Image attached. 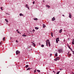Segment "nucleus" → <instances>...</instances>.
<instances>
[{"instance_id": "nucleus-1", "label": "nucleus", "mask_w": 74, "mask_h": 74, "mask_svg": "<svg viewBox=\"0 0 74 74\" xmlns=\"http://www.w3.org/2000/svg\"><path fill=\"white\" fill-rule=\"evenodd\" d=\"M46 42L47 43H48L49 46V47L51 46V44H50V42H49V40H47Z\"/></svg>"}, {"instance_id": "nucleus-2", "label": "nucleus", "mask_w": 74, "mask_h": 74, "mask_svg": "<svg viewBox=\"0 0 74 74\" xmlns=\"http://www.w3.org/2000/svg\"><path fill=\"white\" fill-rule=\"evenodd\" d=\"M59 58H60L59 57H57L56 58L54 59V60L55 61H57L58 60H59Z\"/></svg>"}, {"instance_id": "nucleus-3", "label": "nucleus", "mask_w": 74, "mask_h": 74, "mask_svg": "<svg viewBox=\"0 0 74 74\" xmlns=\"http://www.w3.org/2000/svg\"><path fill=\"white\" fill-rule=\"evenodd\" d=\"M16 55H18V53H20V51H19L17 50L16 51Z\"/></svg>"}, {"instance_id": "nucleus-4", "label": "nucleus", "mask_w": 74, "mask_h": 74, "mask_svg": "<svg viewBox=\"0 0 74 74\" xmlns=\"http://www.w3.org/2000/svg\"><path fill=\"white\" fill-rule=\"evenodd\" d=\"M25 7L28 9V10H30V8H29V5H28L26 4L25 5Z\"/></svg>"}, {"instance_id": "nucleus-5", "label": "nucleus", "mask_w": 74, "mask_h": 74, "mask_svg": "<svg viewBox=\"0 0 74 74\" xmlns=\"http://www.w3.org/2000/svg\"><path fill=\"white\" fill-rule=\"evenodd\" d=\"M62 51H63V50L62 49H60L58 50V52L59 53L62 52Z\"/></svg>"}, {"instance_id": "nucleus-6", "label": "nucleus", "mask_w": 74, "mask_h": 74, "mask_svg": "<svg viewBox=\"0 0 74 74\" xmlns=\"http://www.w3.org/2000/svg\"><path fill=\"white\" fill-rule=\"evenodd\" d=\"M32 44L34 47H36V44H35V43H34V42H32Z\"/></svg>"}, {"instance_id": "nucleus-7", "label": "nucleus", "mask_w": 74, "mask_h": 74, "mask_svg": "<svg viewBox=\"0 0 74 74\" xmlns=\"http://www.w3.org/2000/svg\"><path fill=\"white\" fill-rule=\"evenodd\" d=\"M69 17L70 18H71V13H69Z\"/></svg>"}, {"instance_id": "nucleus-8", "label": "nucleus", "mask_w": 74, "mask_h": 74, "mask_svg": "<svg viewBox=\"0 0 74 74\" xmlns=\"http://www.w3.org/2000/svg\"><path fill=\"white\" fill-rule=\"evenodd\" d=\"M52 21H53L55 20V17H53V18H52Z\"/></svg>"}, {"instance_id": "nucleus-9", "label": "nucleus", "mask_w": 74, "mask_h": 74, "mask_svg": "<svg viewBox=\"0 0 74 74\" xmlns=\"http://www.w3.org/2000/svg\"><path fill=\"white\" fill-rule=\"evenodd\" d=\"M46 7H47L48 8H50V6L48 5H46Z\"/></svg>"}, {"instance_id": "nucleus-10", "label": "nucleus", "mask_w": 74, "mask_h": 74, "mask_svg": "<svg viewBox=\"0 0 74 74\" xmlns=\"http://www.w3.org/2000/svg\"><path fill=\"white\" fill-rule=\"evenodd\" d=\"M72 44H73V45H74V39H73V40H72Z\"/></svg>"}, {"instance_id": "nucleus-11", "label": "nucleus", "mask_w": 74, "mask_h": 74, "mask_svg": "<svg viewBox=\"0 0 74 74\" xmlns=\"http://www.w3.org/2000/svg\"><path fill=\"white\" fill-rule=\"evenodd\" d=\"M62 29H61L59 31V33H62Z\"/></svg>"}, {"instance_id": "nucleus-12", "label": "nucleus", "mask_w": 74, "mask_h": 74, "mask_svg": "<svg viewBox=\"0 0 74 74\" xmlns=\"http://www.w3.org/2000/svg\"><path fill=\"white\" fill-rule=\"evenodd\" d=\"M31 69H31V68H30V67H29L27 69V70H30Z\"/></svg>"}, {"instance_id": "nucleus-13", "label": "nucleus", "mask_w": 74, "mask_h": 74, "mask_svg": "<svg viewBox=\"0 0 74 74\" xmlns=\"http://www.w3.org/2000/svg\"><path fill=\"white\" fill-rule=\"evenodd\" d=\"M43 28H45V24H43Z\"/></svg>"}, {"instance_id": "nucleus-14", "label": "nucleus", "mask_w": 74, "mask_h": 74, "mask_svg": "<svg viewBox=\"0 0 74 74\" xmlns=\"http://www.w3.org/2000/svg\"><path fill=\"white\" fill-rule=\"evenodd\" d=\"M38 19L37 18H34V20H35V21H37V20H38Z\"/></svg>"}, {"instance_id": "nucleus-15", "label": "nucleus", "mask_w": 74, "mask_h": 74, "mask_svg": "<svg viewBox=\"0 0 74 74\" xmlns=\"http://www.w3.org/2000/svg\"><path fill=\"white\" fill-rule=\"evenodd\" d=\"M22 36H23V37H26V35H25V34H23L22 35Z\"/></svg>"}, {"instance_id": "nucleus-16", "label": "nucleus", "mask_w": 74, "mask_h": 74, "mask_svg": "<svg viewBox=\"0 0 74 74\" xmlns=\"http://www.w3.org/2000/svg\"><path fill=\"white\" fill-rule=\"evenodd\" d=\"M51 36L52 37H53V33L52 32H51Z\"/></svg>"}, {"instance_id": "nucleus-17", "label": "nucleus", "mask_w": 74, "mask_h": 74, "mask_svg": "<svg viewBox=\"0 0 74 74\" xmlns=\"http://www.w3.org/2000/svg\"><path fill=\"white\" fill-rule=\"evenodd\" d=\"M5 21L7 23H8V20L7 19H5Z\"/></svg>"}, {"instance_id": "nucleus-18", "label": "nucleus", "mask_w": 74, "mask_h": 74, "mask_svg": "<svg viewBox=\"0 0 74 74\" xmlns=\"http://www.w3.org/2000/svg\"><path fill=\"white\" fill-rule=\"evenodd\" d=\"M23 15H24L23 14H22L21 13H20V16H23Z\"/></svg>"}, {"instance_id": "nucleus-19", "label": "nucleus", "mask_w": 74, "mask_h": 74, "mask_svg": "<svg viewBox=\"0 0 74 74\" xmlns=\"http://www.w3.org/2000/svg\"><path fill=\"white\" fill-rule=\"evenodd\" d=\"M29 67V65H27L25 66V67H26V68H27V67Z\"/></svg>"}, {"instance_id": "nucleus-20", "label": "nucleus", "mask_w": 74, "mask_h": 74, "mask_svg": "<svg viewBox=\"0 0 74 74\" xmlns=\"http://www.w3.org/2000/svg\"><path fill=\"white\" fill-rule=\"evenodd\" d=\"M37 71L38 72V73H40V70H37Z\"/></svg>"}, {"instance_id": "nucleus-21", "label": "nucleus", "mask_w": 74, "mask_h": 74, "mask_svg": "<svg viewBox=\"0 0 74 74\" xmlns=\"http://www.w3.org/2000/svg\"><path fill=\"white\" fill-rule=\"evenodd\" d=\"M35 29H36V30H38V27H35Z\"/></svg>"}, {"instance_id": "nucleus-22", "label": "nucleus", "mask_w": 74, "mask_h": 74, "mask_svg": "<svg viewBox=\"0 0 74 74\" xmlns=\"http://www.w3.org/2000/svg\"><path fill=\"white\" fill-rule=\"evenodd\" d=\"M59 73H60V71L57 72L56 74H59Z\"/></svg>"}, {"instance_id": "nucleus-23", "label": "nucleus", "mask_w": 74, "mask_h": 74, "mask_svg": "<svg viewBox=\"0 0 74 74\" xmlns=\"http://www.w3.org/2000/svg\"><path fill=\"white\" fill-rule=\"evenodd\" d=\"M56 42H57V43H58V40L57 39H56Z\"/></svg>"}, {"instance_id": "nucleus-24", "label": "nucleus", "mask_w": 74, "mask_h": 74, "mask_svg": "<svg viewBox=\"0 0 74 74\" xmlns=\"http://www.w3.org/2000/svg\"><path fill=\"white\" fill-rule=\"evenodd\" d=\"M5 37H4L3 38V41H4V40H5Z\"/></svg>"}, {"instance_id": "nucleus-25", "label": "nucleus", "mask_w": 74, "mask_h": 74, "mask_svg": "<svg viewBox=\"0 0 74 74\" xmlns=\"http://www.w3.org/2000/svg\"><path fill=\"white\" fill-rule=\"evenodd\" d=\"M55 56H58V53L56 54Z\"/></svg>"}, {"instance_id": "nucleus-26", "label": "nucleus", "mask_w": 74, "mask_h": 74, "mask_svg": "<svg viewBox=\"0 0 74 74\" xmlns=\"http://www.w3.org/2000/svg\"><path fill=\"white\" fill-rule=\"evenodd\" d=\"M42 47H44V45H41Z\"/></svg>"}, {"instance_id": "nucleus-27", "label": "nucleus", "mask_w": 74, "mask_h": 74, "mask_svg": "<svg viewBox=\"0 0 74 74\" xmlns=\"http://www.w3.org/2000/svg\"><path fill=\"white\" fill-rule=\"evenodd\" d=\"M17 32L18 33H19V34H21V33H20V32H19V31H18Z\"/></svg>"}, {"instance_id": "nucleus-28", "label": "nucleus", "mask_w": 74, "mask_h": 74, "mask_svg": "<svg viewBox=\"0 0 74 74\" xmlns=\"http://www.w3.org/2000/svg\"><path fill=\"white\" fill-rule=\"evenodd\" d=\"M1 10H3V8H2V7H1Z\"/></svg>"}, {"instance_id": "nucleus-29", "label": "nucleus", "mask_w": 74, "mask_h": 74, "mask_svg": "<svg viewBox=\"0 0 74 74\" xmlns=\"http://www.w3.org/2000/svg\"><path fill=\"white\" fill-rule=\"evenodd\" d=\"M68 47H69V48L70 49H71V48L69 46H68Z\"/></svg>"}, {"instance_id": "nucleus-30", "label": "nucleus", "mask_w": 74, "mask_h": 74, "mask_svg": "<svg viewBox=\"0 0 74 74\" xmlns=\"http://www.w3.org/2000/svg\"><path fill=\"white\" fill-rule=\"evenodd\" d=\"M59 38H57V40H59Z\"/></svg>"}, {"instance_id": "nucleus-31", "label": "nucleus", "mask_w": 74, "mask_h": 74, "mask_svg": "<svg viewBox=\"0 0 74 74\" xmlns=\"http://www.w3.org/2000/svg\"><path fill=\"white\" fill-rule=\"evenodd\" d=\"M50 56L51 57L52 56V54H51L50 55Z\"/></svg>"}, {"instance_id": "nucleus-32", "label": "nucleus", "mask_w": 74, "mask_h": 74, "mask_svg": "<svg viewBox=\"0 0 74 74\" xmlns=\"http://www.w3.org/2000/svg\"><path fill=\"white\" fill-rule=\"evenodd\" d=\"M34 73H36V70H35L34 71Z\"/></svg>"}, {"instance_id": "nucleus-33", "label": "nucleus", "mask_w": 74, "mask_h": 74, "mask_svg": "<svg viewBox=\"0 0 74 74\" xmlns=\"http://www.w3.org/2000/svg\"><path fill=\"white\" fill-rule=\"evenodd\" d=\"M71 54H69V56H71Z\"/></svg>"}, {"instance_id": "nucleus-34", "label": "nucleus", "mask_w": 74, "mask_h": 74, "mask_svg": "<svg viewBox=\"0 0 74 74\" xmlns=\"http://www.w3.org/2000/svg\"><path fill=\"white\" fill-rule=\"evenodd\" d=\"M33 4H34V1L33 2Z\"/></svg>"}, {"instance_id": "nucleus-35", "label": "nucleus", "mask_w": 74, "mask_h": 74, "mask_svg": "<svg viewBox=\"0 0 74 74\" xmlns=\"http://www.w3.org/2000/svg\"><path fill=\"white\" fill-rule=\"evenodd\" d=\"M16 42H18V40H16Z\"/></svg>"}, {"instance_id": "nucleus-36", "label": "nucleus", "mask_w": 74, "mask_h": 74, "mask_svg": "<svg viewBox=\"0 0 74 74\" xmlns=\"http://www.w3.org/2000/svg\"><path fill=\"white\" fill-rule=\"evenodd\" d=\"M46 45H47V46H48V44H47V43L46 42Z\"/></svg>"}, {"instance_id": "nucleus-37", "label": "nucleus", "mask_w": 74, "mask_h": 74, "mask_svg": "<svg viewBox=\"0 0 74 74\" xmlns=\"http://www.w3.org/2000/svg\"><path fill=\"white\" fill-rule=\"evenodd\" d=\"M16 32H18V29H17L16 30Z\"/></svg>"}, {"instance_id": "nucleus-38", "label": "nucleus", "mask_w": 74, "mask_h": 74, "mask_svg": "<svg viewBox=\"0 0 74 74\" xmlns=\"http://www.w3.org/2000/svg\"><path fill=\"white\" fill-rule=\"evenodd\" d=\"M71 51L73 52V50H72V49H71Z\"/></svg>"}, {"instance_id": "nucleus-39", "label": "nucleus", "mask_w": 74, "mask_h": 74, "mask_svg": "<svg viewBox=\"0 0 74 74\" xmlns=\"http://www.w3.org/2000/svg\"><path fill=\"white\" fill-rule=\"evenodd\" d=\"M60 70H63L62 69H60Z\"/></svg>"}, {"instance_id": "nucleus-40", "label": "nucleus", "mask_w": 74, "mask_h": 74, "mask_svg": "<svg viewBox=\"0 0 74 74\" xmlns=\"http://www.w3.org/2000/svg\"><path fill=\"white\" fill-rule=\"evenodd\" d=\"M1 43H2V42H0V45H1Z\"/></svg>"}, {"instance_id": "nucleus-41", "label": "nucleus", "mask_w": 74, "mask_h": 74, "mask_svg": "<svg viewBox=\"0 0 74 74\" xmlns=\"http://www.w3.org/2000/svg\"><path fill=\"white\" fill-rule=\"evenodd\" d=\"M73 54L74 55V51H73Z\"/></svg>"}, {"instance_id": "nucleus-42", "label": "nucleus", "mask_w": 74, "mask_h": 74, "mask_svg": "<svg viewBox=\"0 0 74 74\" xmlns=\"http://www.w3.org/2000/svg\"><path fill=\"white\" fill-rule=\"evenodd\" d=\"M33 32H34L35 31L34 30V29H33Z\"/></svg>"}, {"instance_id": "nucleus-43", "label": "nucleus", "mask_w": 74, "mask_h": 74, "mask_svg": "<svg viewBox=\"0 0 74 74\" xmlns=\"http://www.w3.org/2000/svg\"><path fill=\"white\" fill-rule=\"evenodd\" d=\"M62 16H64V15H62Z\"/></svg>"}, {"instance_id": "nucleus-44", "label": "nucleus", "mask_w": 74, "mask_h": 74, "mask_svg": "<svg viewBox=\"0 0 74 74\" xmlns=\"http://www.w3.org/2000/svg\"><path fill=\"white\" fill-rule=\"evenodd\" d=\"M53 72H54V73H55V71H53Z\"/></svg>"}, {"instance_id": "nucleus-45", "label": "nucleus", "mask_w": 74, "mask_h": 74, "mask_svg": "<svg viewBox=\"0 0 74 74\" xmlns=\"http://www.w3.org/2000/svg\"><path fill=\"white\" fill-rule=\"evenodd\" d=\"M58 40V41H59V40Z\"/></svg>"}, {"instance_id": "nucleus-46", "label": "nucleus", "mask_w": 74, "mask_h": 74, "mask_svg": "<svg viewBox=\"0 0 74 74\" xmlns=\"http://www.w3.org/2000/svg\"><path fill=\"white\" fill-rule=\"evenodd\" d=\"M6 24H7V23Z\"/></svg>"}]
</instances>
